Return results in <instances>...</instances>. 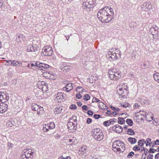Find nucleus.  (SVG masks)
<instances>
[{
	"label": "nucleus",
	"instance_id": "1",
	"mask_svg": "<svg viewBox=\"0 0 159 159\" xmlns=\"http://www.w3.org/2000/svg\"><path fill=\"white\" fill-rule=\"evenodd\" d=\"M114 14L112 8L110 7H106L99 10L98 13L97 17L102 21L107 23L112 19Z\"/></svg>",
	"mask_w": 159,
	"mask_h": 159
},
{
	"label": "nucleus",
	"instance_id": "2",
	"mask_svg": "<svg viewBox=\"0 0 159 159\" xmlns=\"http://www.w3.org/2000/svg\"><path fill=\"white\" fill-rule=\"evenodd\" d=\"M108 75L111 80L117 81L121 78L122 73L120 70L111 68L108 70Z\"/></svg>",
	"mask_w": 159,
	"mask_h": 159
},
{
	"label": "nucleus",
	"instance_id": "3",
	"mask_svg": "<svg viewBox=\"0 0 159 159\" xmlns=\"http://www.w3.org/2000/svg\"><path fill=\"white\" fill-rule=\"evenodd\" d=\"M112 148L113 150L115 152H123L125 150V145L122 141H116L112 143Z\"/></svg>",
	"mask_w": 159,
	"mask_h": 159
},
{
	"label": "nucleus",
	"instance_id": "4",
	"mask_svg": "<svg viewBox=\"0 0 159 159\" xmlns=\"http://www.w3.org/2000/svg\"><path fill=\"white\" fill-rule=\"evenodd\" d=\"M92 136L93 138L98 141L102 140L103 138L104 135L102 131L99 129H95L92 131Z\"/></svg>",
	"mask_w": 159,
	"mask_h": 159
},
{
	"label": "nucleus",
	"instance_id": "5",
	"mask_svg": "<svg viewBox=\"0 0 159 159\" xmlns=\"http://www.w3.org/2000/svg\"><path fill=\"white\" fill-rule=\"evenodd\" d=\"M76 117L75 116H73L70 119L67 126L70 132H72L73 130L76 129Z\"/></svg>",
	"mask_w": 159,
	"mask_h": 159
},
{
	"label": "nucleus",
	"instance_id": "6",
	"mask_svg": "<svg viewBox=\"0 0 159 159\" xmlns=\"http://www.w3.org/2000/svg\"><path fill=\"white\" fill-rule=\"evenodd\" d=\"M117 93L120 96V98H124L125 95H123L124 93L126 92V87L125 84H123L118 85L116 88Z\"/></svg>",
	"mask_w": 159,
	"mask_h": 159
},
{
	"label": "nucleus",
	"instance_id": "7",
	"mask_svg": "<svg viewBox=\"0 0 159 159\" xmlns=\"http://www.w3.org/2000/svg\"><path fill=\"white\" fill-rule=\"evenodd\" d=\"M141 9L142 11L146 12H150L152 9L151 3L148 1L144 2L141 5Z\"/></svg>",
	"mask_w": 159,
	"mask_h": 159
},
{
	"label": "nucleus",
	"instance_id": "8",
	"mask_svg": "<svg viewBox=\"0 0 159 159\" xmlns=\"http://www.w3.org/2000/svg\"><path fill=\"white\" fill-rule=\"evenodd\" d=\"M42 52L43 55L50 56L53 53V51L52 48L49 46L44 47L42 49Z\"/></svg>",
	"mask_w": 159,
	"mask_h": 159
},
{
	"label": "nucleus",
	"instance_id": "9",
	"mask_svg": "<svg viewBox=\"0 0 159 159\" xmlns=\"http://www.w3.org/2000/svg\"><path fill=\"white\" fill-rule=\"evenodd\" d=\"M31 107L32 110L38 111L37 114L38 115H41L44 113L43 107L39 106L36 103H32L31 105Z\"/></svg>",
	"mask_w": 159,
	"mask_h": 159
},
{
	"label": "nucleus",
	"instance_id": "10",
	"mask_svg": "<svg viewBox=\"0 0 159 159\" xmlns=\"http://www.w3.org/2000/svg\"><path fill=\"white\" fill-rule=\"evenodd\" d=\"M112 52L113 55H111V53L108 52L107 54V57L108 58L110 61L115 60H116L119 56V52L117 49H114Z\"/></svg>",
	"mask_w": 159,
	"mask_h": 159
},
{
	"label": "nucleus",
	"instance_id": "11",
	"mask_svg": "<svg viewBox=\"0 0 159 159\" xmlns=\"http://www.w3.org/2000/svg\"><path fill=\"white\" fill-rule=\"evenodd\" d=\"M55 125L53 122H51L49 124H44L43 125V131L44 132H47L49 129H53L55 128Z\"/></svg>",
	"mask_w": 159,
	"mask_h": 159
},
{
	"label": "nucleus",
	"instance_id": "12",
	"mask_svg": "<svg viewBox=\"0 0 159 159\" xmlns=\"http://www.w3.org/2000/svg\"><path fill=\"white\" fill-rule=\"evenodd\" d=\"M38 88L41 89L43 92H46L48 90V85L44 81H39L37 84Z\"/></svg>",
	"mask_w": 159,
	"mask_h": 159
},
{
	"label": "nucleus",
	"instance_id": "13",
	"mask_svg": "<svg viewBox=\"0 0 159 159\" xmlns=\"http://www.w3.org/2000/svg\"><path fill=\"white\" fill-rule=\"evenodd\" d=\"M43 75L46 79L54 80L56 78V76L52 72L50 71L42 72Z\"/></svg>",
	"mask_w": 159,
	"mask_h": 159
},
{
	"label": "nucleus",
	"instance_id": "14",
	"mask_svg": "<svg viewBox=\"0 0 159 159\" xmlns=\"http://www.w3.org/2000/svg\"><path fill=\"white\" fill-rule=\"evenodd\" d=\"M150 32L154 38L158 39L159 38L158 28L157 27L151 28L150 29Z\"/></svg>",
	"mask_w": 159,
	"mask_h": 159
},
{
	"label": "nucleus",
	"instance_id": "15",
	"mask_svg": "<svg viewBox=\"0 0 159 159\" xmlns=\"http://www.w3.org/2000/svg\"><path fill=\"white\" fill-rule=\"evenodd\" d=\"M7 63L8 65L12 66H22V63L19 61L16 60H8L7 61Z\"/></svg>",
	"mask_w": 159,
	"mask_h": 159
},
{
	"label": "nucleus",
	"instance_id": "16",
	"mask_svg": "<svg viewBox=\"0 0 159 159\" xmlns=\"http://www.w3.org/2000/svg\"><path fill=\"white\" fill-rule=\"evenodd\" d=\"M9 98V96L6 93L0 92V102H5Z\"/></svg>",
	"mask_w": 159,
	"mask_h": 159
},
{
	"label": "nucleus",
	"instance_id": "17",
	"mask_svg": "<svg viewBox=\"0 0 159 159\" xmlns=\"http://www.w3.org/2000/svg\"><path fill=\"white\" fill-rule=\"evenodd\" d=\"M36 41H34L33 45L28 46L27 48V51L28 52H34L37 50L38 46L36 43Z\"/></svg>",
	"mask_w": 159,
	"mask_h": 159
},
{
	"label": "nucleus",
	"instance_id": "18",
	"mask_svg": "<svg viewBox=\"0 0 159 159\" xmlns=\"http://www.w3.org/2000/svg\"><path fill=\"white\" fill-rule=\"evenodd\" d=\"M93 0H83V5L84 9L91 8V4L93 3Z\"/></svg>",
	"mask_w": 159,
	"mask_h": 159
},
{
	"label": "nucleus",
	"instance_id": "19",
	"mask_svg": "<svg viewBox=\"0 0 159 159\" xmlns=\"http://www.w3.org/2000/svg\"><path fill=\"white\" fill-rule=\"evenodd\" d=\"M34 152V150L31 149H25L23 155L26 156L28 159H31L30 156L32 155Z\"/></svg>",
	"mask_w": 159,
	"mask_h": 159
},
{
	"label": "nucleus",
	"instance_id": "20",
	"mask_svg": "<svg viewBox=\"0 0 159 159\" xmlns=\"http://www.w3.org/2000/svg\"><path fill=\"white\" fill-rule=\"evenodd\" d=\"M54 98V100L58 102L63 101V95L61 93H58L55 94Z\"/></svg>",
	"mask_w": 159,
	"mask_h": 159
},
{
	"label": "nucleus",
	"instance_id": "21",
	"mask_svg": "<svg viewBox=\"0 0 159 159\" xmlns=\"http://www.w3.org/2000/svg\"><path fill=\"white\" fill-rule=\"evenodd\" d=\"M112 129L115 132L117 133H120L123 131V129L118 125H116L113 126Z\"/></svg>",
	"mask_w": 159,
	"mask_h": 159
},
{
	"label": "nucleus",
	"instance_id": "22",
	"mask_svg": "<svg viewBox=\"0 0 159 159\" xmlns=\"http://www.w3.org/2000/svg\"><path fill=\"white\" fill-rule=\"evenodd\" d=\"M39 71L45 72V70L49 68V66L43 63H39Z\"/></svg>",
	"mask_w": 159,
	"mask_h": 159
},
{
	"label": "nucleus",
	"instance_id": "23",
	"mask_svg": "<svg viewBox=\"0 0 159 159\" xmlns=\"http://www.w3.org/2000/svg\"><path fill=\"white\" fill-rule=\"evenodd\" d=\"M7 105L5 103H2L0 104V113H3L7 110Z\"/></svg>",
	"mask_w": 159,
	"mask_h": 159
},
{
	"label": "nucleus",
	"instance_id": "24",
	"mask_svg": "<svg viewBox=\"0 0 159 159\" xmlns=\"http://www.w3.org/2000/svg\"><path fill=\"white\" fill-rule=\"evenodd\" d=\"M74 86V84L72 83L68 84L66 85L65 87L63 88V90L64 91L69 92L73 89Z\"/></svg>",
	"mask_w": 159,
	"mask_h": 159
},
{
	"label": "nucleus",
	"instance_id": "25",
	"mask_svg": "<svg viewBox=\"0 0 159 159\" xmlns=\"http://www.w3.org/2000/svg\"><path fill=\"white\" fill-rule=\"evenodd\" d=\"M25 39V37L23 34H18L16 36V40L17 42H20Z\"/></svg>",
	"mask_w": 159,
	"mask_h": 159
},
{
	"label": "nucleus",
	"instance_id": "26",
	"mask_svg": "<svg viewBox=\"0 0 159 159\" xmlns=\"http://www.w3.org/2000/svg\"><path fill=\"white\" fill-rule=\"evenodd\" d=\"M88 148L87 146H84L81 147L79 151L80 152V153L82 154H85L87 152Z\"/></svg>",
	"mask_w": 159,
	"mask_h": 159
},
{
	"label": "nucleus",
	"instance_id": "27",
	"mask_svg": "<svg viewBox=\"0 0 159 159\" xmlns=\"http://www.w3.org/2000/svg\"><path fill=\"white\" fill-rule=\"evenodd\" d=\"M135 116L136 117H138L142 118V116H144L145 115V113L143 111H140L138 112H136L135 113Z\"/></svg>",
	"mask_w": 159,
	"mask_h": 159
},
{
	"label": "nucleus",
	"instance_id": "28",
	"mask_svg": "<svg viewBox=\"0 0 159 159\" xmlns=\"http://www.w3.org/2000/svg\"><path fill=\"white\" fill-rule=\"evenodd\" d=\"M75 139H69V141L68 142H66V145H71L72 146L73 145H74L75 143Z\"/></svg>",
	"mask_w": 159,
	"mask_h": 159
},
{
	"label": "nucleus",
	"instance_id": "29",
	"mask_svg": "<svg viewBox=\"0 0 159 159\" xmlns=\"http://www.w3.org/2000/svg\"><path fill=\"white\" fill-rule=\"evenodd\" d=\"M62 109L61 107H57L54 109V112L55 114H59L61 112Z\"/></svg>",
	"mask_w": 159,
	"mask_h": 159
},
{
	"label": "nucleus",
	"instance_id": "30",
	"mask_svg": "<svg viewBox=\"0 0 159 159\" xmlns=\"http://www.w3.org/2000/svg\"><path fill=\"white\" fill-rule=\"evenodd\" d=\"M153 78L155 81L159 83V73H156L154 74Z\"/></svg>",
	"mask_w": 159,
	"mask_h": 159
},
{
	"label": "nucleus",
	"instance_id": "31",
	"mask_svg": "<svg viewBox=\"0 0 159 159\" xmlns=\"http://www.w3.org/2000/svg\"><path fill=\"white\" fill-rule=\"evenodd\" d=\"M128 141L131 144H134L137 142V139L134 138L130 137L128 139Z\"/></svg>",
	"mask_w": 159,
	"mask_h": 159
},
{
	"label": "nucleus",
	"instance_id": "32",
	"mask_svg": "<svg viewBox=\"0 0 159 159\" xmlns=\"http://www.w3.org/2000/svg\"><path fill=\"white\" fill-rule=\"evenodd\" d=\"M140 147L139 145H137L134 147L133 148V149L135 151H139V150H143L144 149V148H143L142 147Z\"/></svg>",
	"mask_w": 159,
	"mask_h": 159
},
{
	"label": "nucleus",
	"instance_id": "33",
	"mask_svg": "<svg viewBox=\"0 0 159 159\" xmlns=\"http://www.w3.org/2000/svg\"><path fill=\"white\" fill-rule=\"evenodd\" d=\"M145 143H146V146H151L152 143L151 142V139L148 138L146 140V141H145Z\"/></svg>",
	"mask_w": 159,
	"mask_h": 159
},
{
	"label": "nucleus",
	"instance_id": "34",
	"mask_svg": "<svg viewBox=\"0 0 159 159\" xmlns=\"http://www.w3.org/2000/svg\"><path fill=\"white\" fill-rule=\"evenodd\" d=\"M125 120L124 118L119 117L118 118V123L120 124H123L125 123Z\"/></svg>",
	"mask_w": 159,
	"mask_h": 159
},
{
	"label": "nucleus",
	"instance_id": "35",
	"mask_svg": "<svg viewBox=\"0 0 159 159\" xmlns=\"http://www.w3.org/2000/svg\"><path fill=\"white\" fill-rule=\"evenodd\" d=\"M98 106L101 109H105L106 107V105L102 102H99Z\"/></svg>",
	"mask_w": 159,
	"mask_h": 159
},
{
	"label": "nucleus",
	"instance_id": "36",
	"mask_svg": "<svg viewBox=\"0 0 159 159\" xmlns=\"http://www.w3.org/2000/svg\"><path fill=\"white\" fill-rule=\"evenodd\" d=\"M39 63L37 64V65H35L34 66L31 67V69L34 70H38L39 71Z\"/></svg>",
	"mask_w": 159,
	"mask_h": 159
},
{
	"label": "nucleus",
	"instance_id": "37",
	"mask_svg": "<svg viewBox=\"0 0 159 159\" xmlns=\"http://www.w3.org/2000/svg\"><path fill=\"white\" fill-rule=\"evenodd\" d=\"M76 91L79 93H82L84 91L83 89L80 87H78L76 88Z\"/></svg>",
	"mask_w": 159,
	"mask_h": 159
},
{
	"label": "nucleus",
	"instance_id": "38",
	"mask_svg": "<svg viewBox=\"0 0 159 159\" xmlns=\"http://www.w3.org/2000/svg\"><path fill=\"white\" fill-rule=\"evenodd\" d=\"M69 138L70 136H66L64 137L63 141L64 142V143L66 144V142H68L69 139H70Z\"/></svg>",
	"mask_w": 159,
	"mask_h": 159
},
{
	"label": "nucleus",
	"instance_id": "39",
	"mask_svg": "<svg viewBox=\"0 0 159 159\" xmlns=\"http://www.w3.org/2000/svg\"><path fill=\"white\" fill-rule=\"evenodd\" d=\"M126 122L129 126H132L133 124V121L131 119H127L126 120Z\"/></svg>",
	"mask_w": 159,
	"mask_h": 159
},
{
	"label": "nucleus",
	"instance_id": "40",
	"mask_svg": "<svg viewBox=\"0 0 159 159\" xmlns=\"http://www.w3.org/2000/svg\"><path fill=\"white\" fill-rule=\"evenodd\" d=\"M127 133L130 135H133L134 134V133L131 129H129L127 130Z\"/></svg>",
	"mask_w": 159,
	"mask_h": 159
},
{
	"label": "nucleus",
	"instance_id": "41",
	"mask_svg": "<svg viewBox=\"0 0 159 159\" xmlns=\"http://www.w3.org/2000/svg\"><path fill=\"white\" fill-rule=\"evenodd\" d=\"M90 98V96L88 94H86L83 97V99L84 100H88Z\"/></svg>",
	"mask_w": 159,
	"mask_h": 159
},
{
	"label": "nucleus",
	"instance_id": "42",
	"mask_svg": "<svg viewBox=\"0 0 159 159\" xmlns=\"http://www.w3.org/2000/svg\"><path fill=\"white\" fill-rule=\"evenodd\" d=\"M111 124V122L110 121L108 120L105 121L103 122L104 125L106 126H109Z\"/></svg>",
	"mask_w": 159,
	"mask_h": 159
},
{
	"label": "nucleus",
	"instance_id": "43",
	"mask_svg": "<svg viewBox=\"0 0 159 159\" xmlns=\"http://www.w3.org/2000/svg\"><path fill=\"white\" fill-rule=\"evenodd\" d=\"M70 109H71L75 110V109H76L77 107H76V106L75 105L73 104L71 105L70 106Z\"/></svg>",
	"mask_w": 159,
	"mask_h": 159
},
{
	"label": "nucleus",
	"instance_id": "44",
	"mask_svg": "<svg viewBox=\"0 0 159 159\" xmlns=\"http://www.w3.org/2000/svg\"><path fill=\"white\" fill-rule=\"evenodd\" d=\"M134 154L133 152H131L129 153L127 156V157L128 158L131 157L134 155Z\"/></svg>",
	"mask_w": 159,
	"mask_h": 159
},
{
	"label": "nucleus",
	"instance_id": "45",
	"mask_svg": "<svg viewBox=\"0 0 159 159\" xmlns=\"http://www.w3.org/2000/svg\"><path fill=\"white\" fill-rule=\"evenodd\" d=\"M7 125L8 127H11L13 126V124L10 121H8L7 123Z\"/></svg>",
	"mask_w": 159,
	"mask_h": 159
},
{
	"label": "nucleus",
	"instance_id": "46",
	"mask_svg": "<svg viewBox=\"0 0 159 159\" xmlns=\"http://www.w3.org/2000/svg\"><path fill=\"white\" fill-rule=\"evenodd\" d=\"M121 106L123 107H126L128 106V103H123L121 104Z\"/></svg>",
	"mask_w": 159,
	"mask_h": 159
},
{
	"label": "nucleus",
	"instance_id": "47",
	"mask_svg": "<svg viewBox=\"0 0 159 159\" xmlns=\"http://www.w3.org/2000/svg\"><path fill=\"white\" fill-rule=\"evenodd\" d=\"M144 142L145 143V140H143V141L141 143L139 144L138 145H139L140 147H140L141 148H141L142 147L143 148H144V147H143V143Z\"/></svg>",
	"mask_w": 159,
	"mask_h": 159
},
{
	"label": "nucleus",
	"instance_id": "48",
	"mask_svg": "<svg viewBox=\"0 0 159 159\" xmlns=\"http://www.w3.org/2000/svg\"><path fill=\"white\" fill-rule=\"evenodd\" d=\"M140 106V105L138 103H135L134 105V108L135 109H136L139 108Z\"/></svg>",
	"mask_w": 159,
	"mask_h": 159
},
{
	"label": "nucleus",
	"instance_id": "49",
	"mask_svg": "<svg viewBox=\"0 0 159 159\" xmlns=\"http://www.w3.org/2000/svg\"><path fill=\"white\" fill-rule=\"evenodd\" d=\"M19 159H28L26 156L22 154Z\"/></svg>",
	"mask_w": 159,
	"mask_h": 159
},
{
	"label": "nucleus",
	"instance_id": "50",
	"mask_svg": "<svg viewBox=\"0 0 159 159\" xmlns=\"http://www.w3.org/2000/svg\"><path fill=\"white\" fill-rule=\"evenodd\" d=\"M82 108L83 110H87L88 109V107L86 105H84L82 107Z\"/></svg>",
	"mask_w": 159,
	"mask_h": 159
},
{
	"label": "nucleus",
	"instance_id": "51",
	"mask_svg": "<svg viewBox=\"0 0 159 159\" xmlns=\"http://www.w3.org/2000/svg\"><path fill=\"white\" fill-rule=\"evenodd\" d=\"M54 137H55V138L58 139L61 138V135H60L59 134H57L54 136Z\"/></svg>",
	"mask_w": 159,
	"mask_h": 159
},
{
	"label": "nucleus",
	"instance_id": "52",
	"mask_svg": "<svg viewBox=\"0 0 159 159\" xmlns=\"http://www.w3.org/2000/svg\"><path fill=\"white\" fill-rule=\"evenodd\" d=\"M99 101V100L98 99V98H93V102H98Z\"/></svg>",
	"mask_w": 159,
	"mask_h": 159
},
{
	"label": "nucleus",
	"instance_id": "53",
	"mask_svg": "<svg viewBox=\"0 0 159 159\" xmlns=\"http://www.w3.org/2000/svg\"><path fill=\"white\" fill-rule=\"evenodd\" d=\"M155 151H156V150L155 149L150 148L149 152H150V153H153L155 152Z\"/></svg>",
	"mask_w": 159,
	"mask_h": 159
},
{
	"label": "nucleus",
	"instance_id": "54",
	"mask_svg": "<svg viewBox=\"0 0 159 159\" xmlns=\"http://www.w3.org/2000/svg\"><path fill=\"white\" fill-rule=\"evenodd\" d=\"M92 122V119L90 118H88L87 121V124H89L91 123Z\"/></svg>",
	"mask_w": 159,
	"mask_h": 159
},
{
	"label": "nucleus",
	"instance_id": "55",
	"mask_svg": "<svg viewBox=\"0 0 159 159\" xmlns=\"http://www.w3.org/2000/svg\"><path fill=\"white\" fill-rule=\"evenodd\" d=\"M38 63H39V62H34L31 63L30 64L31 67L34 66L35 65H37V64H38Z\"/></svg>",
	"mask_w": 159,
	"mask_h": 159
},
{
	"label": "nucleus",
	"instance_id": "56",
	"mask_svg": "<svg viewBox=\"0 0 159 159\" xmlns=\"http://www.w3.org/2000/svg\"><path fill=\"white\" fill-rule=\"evenodd\" d=\"M93 116L96 119H98L100 117L99 115L96 114H94Z\"/></svg>",
	"mask_w": 159,
	"mask_h": 159
},
{
	"label": "nucleus",
	"instance_id": "57",
	"mask_svg": "<svg viewBox=\"0 0 159 159\" xmlns=\"http://www.w3.org/2000/svg\"><path fill=\"white\" fill-rule=\"evenodd\" d=\"M82 97L80 93L76 94V98L77 99H80Z\"/></svg>",
	"mask_w": 159,
	"mask_h": 159
},
{
	"label": "nucleus",
	"instance_id": "58",
	"mask_svg": "<svg viewBox=\"0 0 159 159\" xmlns=\"http://www.w3.org/2000/svg\"><path fill=\"white\" fill-rule=\"evenodd\" d=\"M88 114L90 116L92 115L93 114V112L90 110L88 111Z\"/></svg>",
	"mask_w": 159,
	"mask_h": 159
},
{
	"label": "nucleus",
	"instance_id": "59",
	"mask_svg": "<svg viewBox=\"0 0 159 159\" xmlns=\"http://www.w3.org/2000/svg\"><path fill=\"white\" fill-rule=\"evenodd\" d=\"M155 143L156 145H159V140L157 139L155 141Z\"/></svg>",
	"mask_w": 159,
	"mask_h": 159
},
{
	"label": "nucleus",
	"instance_id": "60",
	"mask_svg": "<svg viewBox=\"0 0 159 159\" xmlns=\"http://www.w3.org/2000/svg\"><path fill=\"white\" fill-rule=\"evenodd\" d=\"M107 111L106 112V113L107 114H108V115H111L112 114V113H111V111L110 110H107Z\"/></svg>",
	"mask_w": 159,
	"mask_h": 159
},
{
	"label": "nucleus",
	"instance_id": "61",
	"mask_svg": "<svg viewBox=\"0 0 159 159\" xmlns=\"http://www.w3.org/2000/svg\"><path fill=\"white\" fill-rule=\"evenodd\" d=\"M3 2L2 0H0V7H1L3 6Z\"/></svg>",
	"mask_w": 159,
	"mask_h": 159
},
{
	"label": "nucleus",
	"instance_id": "62",
	"mask_svg": "<svg viewBox=\"0 0 159 159\" xmlns=\"http://www.w3.org/2000/svg\"><path fill=\"white\" fill-rule=\"evenodd\" d=\"M155 158L156 159H159V153L155 155Z\"/></svg>",
	"mask_w": 159,
	"mask_h": 159
},
{
	"label": "nucleus",
	"instance_id": "63",
	"mask_svg": "<svg viewBox=\"0 0 159 159\" xmlns=\"http://www.w3.org/2000/svg\"><path fill=\"white\" fill-rule=\"evenodd\" d=\"M148 157L149 158L152 159L153 157V155L152 154H149V155H148Z\"/></svg>",
	"mask_w": 159,
	"mask_h": 159
},
{
	"label": "nucleus",
	"instance_id": "64",
	"mask_svg": "<svg viewBox=\"0 0 159 159\" xmlns=\"http://www.w3.org/2000/svg\"><path fill=\"white\" fill-rule=\"evenodd\" d=\"M8 145L9 147L10 148H12L13 146V144L11 143H8Z\"/></svg>",
	"mask_w": 159,
	"mask_h": 159
}]
</instances>
